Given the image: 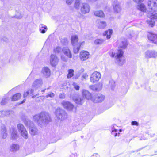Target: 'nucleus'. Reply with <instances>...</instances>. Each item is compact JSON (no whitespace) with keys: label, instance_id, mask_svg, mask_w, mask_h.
<instances>
[{"label":"nucleus","instance_id":"1","mask_svg":"<svg viewBox=\"0 0 157 157\" xmlns=\"http://www.w3.org/2000/svg\"><path fill=\"white\" fill-rule=\"evenodd\" d=\"M33 119L41 127L47 125L51 120L49 114L46 112H42L35 115L33 117Z\"/></svg>","mask_w":157,"mask_h":157},{"label":"nucleus","instance_id":"2","mask_svg":"<svg viewBox=\"0 0 157 157\" xmlns=\"http://www.w3.org/2000/svg\"><path fill=\"white\" fill-rule=\"evenodd\" d=\"M124 52L121 49L118 50L116 53L112 52L111 56L113 58L115 57L117 63L119 65L121 66L124 63Z\"/></svg>","mask_w":157,"mask_h":157},{"label":"nucleus","instance_id":"3","mask_svg":"<svg viewBox=\"0 0 157 157\" xmlns=\"http://www.w3.org/2000/svg\"><path fill=\"white\" fill-rule=\"evenodd\" d=\"M22 120L25 125L29 128L30 134L33 136L36 135L37 132L38 130L34 126L33 122L29 120L25 116L22 117Z\"/></svg>","mask_w":157,"mask_h":157},{"label":"nucleus","instance_id":"4","mask_svg":"<svg viewBox=\"0 0 157 157\" xmlns=\"http://www.w3.org/2000/svg\"><path fill=\"white\" fill-rule=\"evenodd\" d=\"M55 113L57 119L61 120H64L67 117V114L65 111L60 108L56 109Z\"/></svg>","mask_w":157,"mask_h":157},{"label":"nucleus","instance_id":"5","mask_svg":"<svg viewBox=\"0 0 157 157\" xmlns=\"http://www.w3.org/2000/svg\"><path fill=\"white\" fill-rule=\"evenodd\" d=\"M101 76L100 73L98 71L94 72L90 76V80L91 82L95 83L98 82Z\"/></svg>","mask_w":157,"mask_h":157},{"label":"nucleus","instance_id":"6","mask_svg":"<svg viewBox=\"0 0 157 157\" xmlns=\"http://www.w3.org/2000/svg\"><path fill=\"white\" fill-rule=\"evenodd\" d=\"M148 11L150 13L155 11L157 8V4L154 0H149L148 1Z\"/></svg>","mask_w":157,"mask_h":157},{"label":"nucleus","instance_id":"7","mask_svg":"<svg viewBox=\"0 0 157 157\" xmlns=\"http://www.w3.org/2000/svg\"><path fill=\"white\" fill-rule=\"evenodd\" d=\"M17 128L19 132H21L22 136L25 139L28 138V133L24 125L21 124L17 125Z\"/></svg>","mask_w":157,"mask_h":157},{"label":"nucleus","instance_id":"8","mask_svg":"<svg viewBox=\"0 0 157 157\" xmlns=\"http://www.w3.org/2000/svg\"><path fill=\"white\" fill-rule=\"evenodd\" d=\"M112 6L115 13H117L121 12V7L119 2L117 0H115L113 2Z\"/></svg>","mask_w":157,"mask_h":157},{"label":"nucleus","instance_id":"9","mask_svg":"<svg viewBox=\"0 0 157 157\" xmlns=\"http://www.w3.org/2000/svg\"><path fill=\"white\" fill-rule=\"evenodd\" d=\"M90 10V7L88 3H83L82 4L80 8V11L82 13L86 14L89 13Z\"/></svg>","mask_w":157,"mask_h":157},{"label":"nucleus","instance_id":"10","mask_svg":"<svg viewBox=\"0 0 157 157\" xmlns=\"http://www.w3.org/2000/svg\"><path fill=\"white\" fill-rule=\"evenodd\" d=\"M105 99V96L101 94H98L92 96V100L94 102H101Z\"/></svg>","mask_w":157,"mask_h":157},{"label":"nucleus","instance_id":"11","mask_svg":"<svg viewBox=\"0 0 157 157\" xmlns=\"http://www.w3.org/2000/svg\"><path fill=\"white\" fill-rule=\"evenodd\" d=\"M61 104L68 111L72 110L74 108L73 105L67 101H63L62 102Z\"/></svg>","mask_w":157,"mask_h":157},{"label":"nucleus","instance_id":"12","mask_svg":"<svg viewBox=\"0 0 157 157\" xmlns=\"http://www.w3.org/2000/svg\"><path fill=\"white\" fill-rule=\"evenodd\" d=\"M73 99L77 104L82 105L84 102V98L82 96H79L78 94H75L72 98Z\"/></svg>","mask_w":157,"mask_h":157},{"label":"nucleus","instance_id":"13","mask_svg":"<svg viewBox=\"0 0 157 157\" xmlns=\"http://www.w3.org/2000/svg\"><path fill=\"white\" fill-rule=\"evenodd\" d=\"M50 62L51 65L53 67H55L58 64L59 59L56 56L51 54Z\"/></svg>","mask_w":157,"mask_h":157},{"label":"nucleus","instance_id":"14","mask_svg":"<svg viewBox=\"0 0 157 157\" xmlns=\"http://www.w3.org/2000/svg\"><path fill=\"white\" fill-rule=\"evenodd\" d=\"M157 56V52L154 50H149L145 52V57L147 58H156Z\"/></svg>","mask_w":157,"mask_h":157},{"label":"nucleus","instance_id":"15","mask_svg":"<svg viewBox=\"0 0 157 157\" xmlns=\"http://www.w3.org/2000/svg\"><path fill=\"white\" fill-rule=\"evenodd\" d=\"M148 38L152 43L157 44V34L149 33L148 35Z\"/></svg>","mask_w":157,"mask_h":157},{"label":"nucleus","instance_id":"16","mask_svg":"<svg viewBox=\"0 0 157 157\" xmlns=\"http://www.w3.org/2000/svg\"><path fill=\"white\" fill-rule=\"evenodd\" d=\"M42 83V80L41 79H36L33 83L32 86L34 88H37L41 86Z\"/></svg>","mask_w":157,"mask_h":157},{"label":"nucleus","instance_id":"17","mask_svg":"<svg viewBox=\"0 0 157 157\" xmlns=\"http://www.w3.org/2000/svg\"><path fill=\"white\" fill-rule=\"evenodd\" d=\"M117 126L115 124H113L111 126V134L114 136H119L120 134L117 128Z\"/></svg>","mask_w":157,"mask_h":157},{"label":"nucleus","instance_id":"18","mask_svg":"<svg viewBox=\"0 0 157 157\" xmlns=\"http://www.w3.org/2000/svg\"><path fill=\"white\" fill-rule=\"evenodd\" d=\"M10 132L11 133L12 139L13 140L16 139L17 137V135L15 128L14 127H12L10 128Z\"/></svg>","mask_w":157,"mask_h":157},{"label":"nucleus","instance_id":"19","mask_svg":"<svg viewBox=\"0 0 157 157\" xmlns=\"http://www.w3.org/2000/svg\"><path fill=\"white\" fill-rule=\"evenodd\" d=\"M82 96L84 99L86 98L87 100L91 99L92 100V97L91 94L87 90H83L82 92Z\"/></svg>","mask_w":157,"mask_h":157},{"label":"nucleus","instance_id":"20","mask_svg":"<svg viewBox=\"0 0 157 157\" xmlns=\"http://www.w3.org/2000/svg\"><path fill=\"white\" fill-rule=\"evenodd\" d=\"M42 73L45 77L47 78L50 75L51 71L48 67H46L43 68L42 70Z\"/></svg>","mask_w":157,"mask_h":157},{"label":"nucleus","instance_id":"21","mask_svg":"<svg viewBox=\"0 0 157 157\" xmlns=\"http://www.w3.org/2000/svg\"><path fill=\"white\" fill-rule=\"evenodd\" d=\"M71 44L73 46H75L78 44H80L78 42V36L76 35L72 36L71 38Z\"/></svg>","mask_w":157,"mask_h":157},{"label":"nucleus","instance_id":"22","mask_svg":"<svg viewBox=\"0 0 157 157\" xmlns=\"http://www.w3.org/2000/svg\"><path fill=\"white\" fill-rule=\"evenodd\" d=\"M62 51L63 53L69 58L72 57V54L70 50L68 48L64 47L62 49Z\"/></svg>","mask_w":157,"mask_h":157},{"label":"nucleus","instance_id":"23","mask_svg":"<svg viewBox=\"0 0 157 157\" xmlns=\"http://www.w3.org/2000/svg\"><path fill=\"white\" fill-rule=\"evenodd\" d=\"M89 53L87 51L83 52L80 54V57L81 60L84 61L87 59L89 57Z\"/></svg>","mask_w":157,"mask_h":157},{"label":"nucleus","instance_id":"24","mask_svg":"<svg viewBox=\"0 0 157 157\" xmlns=\"http://www.w3.org/2000/svg\"><path fill=\"white\" fill-rule=\"evenodd\" d=\"M128 45L127 40L124 39L119 43L118 47L119 48H125Z\"/></svg>","mask_w":157,"mask_h":157},{"label":"nucleus","instance_id":"25","mask_svg":"<svg viewBox=\"0 0 157 157\" xmlns=\"http://www.w3.org/2000/svg\"><path fill=\"white\" fill-rule=\"evenodd\" d=\"M1 132L3 135V138L5 139L7 136V132L6 129L5 125L3 124H1Z\"/></svg>","mask_w":157,"mask_h":157},{"label":"nucleus","instance_id":"26","mask_svg":"<svg viewBox=\"0 0 157 157\" xmlns=\"http://www.w3.org/2000/svg\"><path fill=\"white\" fill-rule=\"evenodd\" d=\"M148 16L151 19L157 20V11H155L149 13Z\"/></svg>","mask_w":157,"mask_h":157},{"label":"nucleus","instance_id":"27","mask_svg":"<svg viewBox=\"0 0 157 157\" xmlns=\"http://www.w3.org/2000/svg\"><path fill=\"white\" fill-rule=\"evenodd\" d=\"M113 31L112 29H109L105 31L103 33V36H106V38L108 39H109L111 37V35Z\"/></svg>","mask_w":157,"mask_h":157},{"label":"nucleus","instance_id":"28","mask_svg":"<svg viewBox=\"0 0 157 157\" xmlns=\"http://www.w3.org/2000/svg\"><path fill=\"white\" fill-rule=\"evenodd\" d=\"M97 24L98 27L100 29H103L106 26V22L103 21H98Z\"/></svg>","mask_w":157,"mask_h":157},{"label":"nucleus","instance_id":"29","mask_svg":"<svg viewBox=\"0 0 157 157\" xmlns=\"http://www.w3.org/2000/svg\"><path fill=\"white\" fill-rule=\"evenodd\" d=\"M137 8L138 10L143 12H145L146 10V6L143 3L138 5L137 6Z\"/></svg>","mask_w":157,"mask_h":157},{"label":"nucleus","instance_id":"30","mask_svg":"<svg viewBox=\"0 0 157 157\" xmlns=\"http://www.w3.org/2000/svg\"><path fill=\"white\" fill-rule=\"evenodd\" d=\"M19 149V146L16 144H13L11 146L10 150L11 151L15 152L17 151Z\"/></svg>","mask_w":157,"mask_h":157},{"label":"nucleus","instance_id":"31","mask_svg":"<svg viewBox=\"0 0 157 157\" xmlns=\"http://www.w3.org/2000/svg\"><path fill=\"white\" fill-rule=\"evenodd\" d=\"M39 27L40 30V32L42 33H44L47 30V27L44 24H40Z\"/></svg>","mask_w":157,"mask_h":157},{"label":"nucleus","instance_id":"32","mask_svg":"<svg viewBox=\"0 0 157 157\" xmlns=\"http://www.w3.org/2000/svg\"><path fill=\"white\" fill-rule=\"evenodd\" d=\"M21 97L20 94L18 93L13 95L12 97L11 100L13 101H15L20 99Z\"/></svg>","mask_w":157,"mask_h":157},{"label":"nucleus","instance_id":"33","mask_svg":"<svg viewBox=\"0 0 157 157\" xmlns=\"http://www.w3.org/2000/svg\"><path fill=\"white\" fill-rule=\"evenodd\" d=\"M94 14L95 15L101 17H103L104 16V14L103 12L101 10L95 11L94 13Z\"/></svg>","mask_w":157,"mask_h":157},{"label":"nucleus","instance_id":"34","mask_svg":"<svg viewBox=\"0 0 157 157\" xmlns=\"http://www.w3.org/2000/svg\"><path fill=\"white\" fill-rule=\"evenodd\" d=\"M33 90L32 89H29L26 92H24L23 97L24 98H25L29 95H32L33 94Z\"/></svg>","mask_w":157,"mask_h":157},{"label":"nucleus","instance_id":"35","mask_svg":"<svg viewBox=\"0 0 157 157\" xmlns=\"http://www.w3.org/2000/svg\"><path fill=\"white\" fill-rule=\"evenodd\" d=\"M81 45V44H78V45H77L75 46H73V50L74 52L76 54L78 52L80 48Z\"/></svg>","mask_w":157,"mask_h":157},{"label":"nucleus","instance_id":"36","mask_svg":"<svg viewBox=\"0 0 157 157\" xmlns=\"http://www.w3.org/2000/svg\"><path fill=\"white\" fill-rule=\"evenodd\" d=\"M81 0H76L75 2L74 7L76 9L79 8Z\"/></svg>","mask_w":157,"mask_h":157},{"label":"nucleus","instance_id":"37","mask_svg":"<svg viewBox=\"0 0 157 157\" xmlns=\"http://www.w3.org/2000/svg\"><path fill=\"white\" fill-rule=\"evenodd\" d=\"M68 74L67 75L68 78H70L74 75V70L72 69H69L68 71Z\"/></svg>","mask_w":157,"mask_h":157},{"label":"nucleus","instance_id":"38","mask_svg":"<svg viewBox=\"0 0 157 157\" xmlns=\"http://www.w3.org/2000/svg\"><path fill=\"white\" fill-rule=\"evenodd\" d=\"M105 40L101 39H96L94 41V43L96 44H101Z\"/></svg>","mask_w":157,"mask_h":157},{"label":"nucleus","instance_id":"39","mask_svg":"<svg viewBox=\"0 0 157 157\" xmlns=\"http://www.w3.org/2000/svg\"><path fill=\"white\" fill-rule=\"evenodd\" d=\"M8 100V97L4 98H2V100L1 102V104L2 105H4L6 104Z\"/></svg>","mask_w":157,"mask_h":157},{"label":"nucleus","instance_id":"40","mask_svg":"<svg viewBox=\"0 0 157 157\" xmlns=\"http://www.w3.org/2000/svg\"><path fill=\"white\" fill-rule=\"evenodd\" d=\"M62 51V49L61 48L59 47H57L54 50V52L56 54L59 53Z\"/></svg>","mask_w":157,"mask_h":157},{"label":"nucleus","instance_id":"41","mask_svg":"<svg viewBox=\"0 0 157 157\" xmlns=\"http://www.w3.org/2000/svg\"><path fill=\"white\" fill-rule=\"evenodd\" d=\"M109 84L110 85L111 89L113 90L115 86V82L113 80L110 81L109 82Z\"/></svg>","mask_w":157,"mask_h":157},{"label":"nucleus","instance_id":"42","mask_svg":"<svg viewBox=\"0 0 157 157\" xmlns=\"http://www.w3.org/2000/svg\"><path fill=\"white\" fill-rule=\"evenodd\" d=\"M90 88L92 90L94 91H99V90L98 89L97 86L96 85H94L90 86Z\"/></svg>","mask_w":157,"mask_h":157},{"label":"nucleus","instance_id":"43","mask_svg":"<svg viewBox=\"0 0 157 157\" xmlns=\"http://www.w3.org/2000/svg\"><path fill=\"white\" fill-rule=\"evenodd\" d=\"M147 22L151 27H153L154 25V21L151 20H147Z\"/></svg>","mask_w":157,"mask_h":157},{"label":"nucleus","instance_id":"44","mask_svg":"<svg viewBox=\"0 0 157 157\" xmlns=\"http://www.w3.org/2000/svg\"><path fill=\"white\" fill-rule=\"evenodd\" d=\"M2 117H4L5 116H7L10 114V111H2Z\"/></svg>","mask_w":157,"mask_h":157},{"label":"nucleus","instance_id":"45","mask_svg":"<svg viewBox=\"0 0 157 157\" xmlns=\"http://www.w3.org/2000/svg\"><path fill=\"white\" fill-rule=\"evenodd\" d=\"M55 96V94L54 93L52 92H49L47 95H46L45 96V97L46 98H48L49 97H50L51 98H53Z\"/></svg>","mask_w":157,"mask_h":157},{"label":"nucleus","instance_id":"46","mask_svg":"<svg viewBox=\"0 0 157 157\" xmlns=\"http://www.w3.org/2000/svg\"><path fill=\"white\" fill-rule=\"evenodd\" d=\"M61 60L64 62H67L68 60L67 57H66L64 55H61Z\"/></svg>","mask_w":157,"mask_h":157},{"label":"nucleus","instance_id":"47","mask_svg":"<svg viewBox=\"0 0 157 157\" xmlns=\"http://www.w3.org/2000/svg\"><path fill=\"white\" fill-rule=\"evenodd\" d=\"M74 88L76 90H78L79 89V86L76 83L74 82L73 84Z\"/></svg>","mask_w":157,"mask_h":157},{"label":"nucleus","instance_id":"48","mask_svg":"<svg viewBox=\"0 0 157 157\" xmlns=\"http://www.w3.org/2000/svg\"><path fill=\"white\" fill-rule=\"evenodd\" d=\"M131 124L132 125H136V126H138L139 125V124L136 121H133L132 122Z\"/></svg>","mask_w":157,"mask_h":157},{"label":"nucleus","instance_id":"49","mask_svg":"<svg viewBox=\"0 0 157 157\" xmlns=\"http://www.w3.org/2000/svg\"><path fill=\"white\" fill-rule=\"evenodd\" d=\"M60 99H64L65 98V95L64 94H60L59 95Z\"/></svg>","mask_w":157,"mask_h":157},{"label":"nucleus","instance_id":"50","mask_svg":"<svg viewBox=\"0 0 157 157\" xmlns=\"http://www.w3.org/2000/svg\"><path fill=\"white\" fill-rule=\"evenodd\" d=\"M88 75L86 73H84L82 76V78L85 79H87L88 78Z\"/></svg>","mask_w":157,"mask_h":157},{"label":"nucleus","instance_id":"51","mask_svg":"<svg viewBox=\"0 0 157 157\" xmlns=\"http://www.w3.org/2000/svg\"><path fill=\"white\" fill-rule=\"evenodd\" d=\"M78 156L77 154L76 153L74 154H72L70 156V157H78Z\"/></svg>","mask_w":157,"mask_h":157},{"label":"nucleus","instance_id":"52","mask_svg":"<svg viewBox=\"0 0 157 157\" xmlns=\"http://www.w3.org/2000/svg\"><path fill=\"white\" fill-rule=\"evenodd\" d=\"M74 0H67L66 3L70 5L73 2Z\"/></svg>","mask_w":157,"mask_h":157},{"label":"nucleus","instance_id":"53","mask_svg":"<svg viewBox=\"0 0 157 157\" xmlns=\"http://www.w3.org/2000/svg\"><path fill=\"white\" fill-rule=\"evenodd\" d=\"M133 1L136 3H139L141 2H142L144 0H133Z\"/></svg>","mask_w":157,"mask_h":157},{"label":"nucleus","instance_id":"54","mask_svg":"<svg viewBox=\"0 0 157 157\" xmlns=\"http://www.w3.org/2000/svg\"><path fill=\"white\" fill-rule=\"evenodd\" d=\"M22 15L21 14H20V15L19 16H17V15H16L14 17L16 18H17V19H21L22 18Z\"/></svg>","mask_w":157,"mask_h":157},{"label":"nucleus","instance_id":"55","mask_svg":"<svg viewBox=\"0 0 157 157\" xmlns=\"http://www.w3.org/2000/svg\"><path fill=\"white\" fill-rule=\"evenodd\" d=\"M43 98L44 97L43 96H40V97H38L37 98L36 100L37 101H41V100H42Z\"/></svg>","mask_w":157,"mask_h":157},{"label":"nucleus","instance_id":"56","mask_svg":"<svg viewBox=\"0 0 157 157\" xmlns=\"http://www.w3.org/2000/svg\"><path fill=\"white\" fill-rule=\"evenodd\" d=\"M91 157H100V156L98 154L94 153Z\"/></svg>","mask_w":157,"mask_h":157},{"label":"nucleus","instance_id":"57","mask_svg":"<svg viewBox=\"0 0 157 157\" xmlns=\"http://www.w3.org/2000/svg\"><path fill=\"white\" fill-rule=\"evenodd\" d=\"M98 0H87V1L90 3H93L95 2Z\"/></svg>","mask_w":157,"mask_h":157},{"label":"nucleus","instance_id":"58","mask_svg":"<svg viewBox=\"0 0 157 157\" xmlns=\"http://www.w3.org/2000/svg\"><path fill=\"white\" fill-rule=\"evenodd\" d=\"M63 40H64V44H66L68 42L67 39L66 38H64Z\"/></svg>","mask_w":157,"mask_h":157},{"label":"nucleus","instance_id":"59","mask_svg":"<svg viewBox=\"0 0 157 157\" xmlns=\"http://www.w3.org/2000/svg\"><path fill=\"white\" fill-rule=\"evenodd\" d=\"M25 99H24L21 102V104H22L23 103H24V102H25Z\"/></svg>","mask_w":157,"mask_h":157},{"label":"nucleus","instance_id":"60","mask_svg":"<svg viewBox=\"0 0 157 157\" xmlns=\"http://www.w3.org/2000/svg\"><path fill=\"white\" fill-rule=\"evenodd\" d=\"M39 94H36L35 95H33V96H32V98H35V97H36Z\"/></svg>","mask_w":157,"mask_h":157},{"label":"nucleus","instance_id":"61","mask_svg":"<svg viewBox=\"0 0 157 157\" xmlns=\"http://www.w3.org/2000/svg\"><path fill=\"white\" fill-rule=\"evenodd\" d=\"M84 71V70L82 68V69H81V72H82Z\"/></svg>","mask_w":157,"mask_h":157},{"label":"nucleus","instance_id":"62","mask_svg":"<svg viewBox=\"0 0 157 157\" xmlns=\"http://www.w3.org/2000/svg\"><path fill=\"white\" fill-rule=\"evenodd\" d=\"M2 111H0V117H2Z\"/></svg>","mask_w":157,"mask_h":157},{"label":"nucleus","instance_id":"63","mask_svg":"<svg viewBox=\"0 0 157 157\" xmlns=\"http://www.w3.org/2000/svg\"><path fill=\"white\" fill-rule=\"evenodd\" d=\"M45 90H46V89H44V90H41V92H44L45 91Z\"/></svg>","mask_w":157,"mask_h":157},{"label":"nucleus","instance_id":"64","mask_svg":"<svg viewBox=\"0 0 157 157\" xmlns=\"http://www.w3.org/2000/svg\"><path fill=\"white\" fill-rule=\"evenodd\" d=\"M119 131V132L120 133V132H122V130L121 129H120L119 130H118Z\"/></svg>","mask_w":157,"mask_h":157}]
</instances>
